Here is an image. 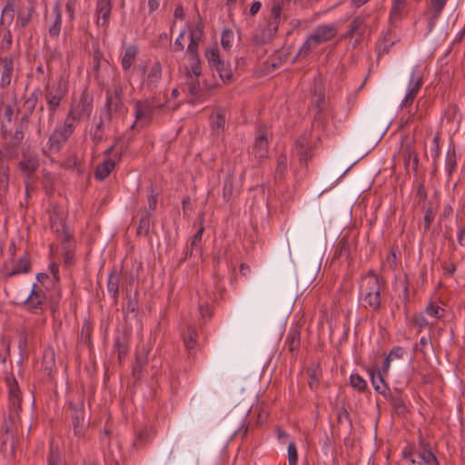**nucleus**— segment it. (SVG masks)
I'll return each mask as SVG.
<instances>
[{"label": "nucleus", "instance_id": "1", "mask_svg": "<svg viewBox=\"0 0 465 465\" xmlns=\"http://www.w3.org/2000/svg\"><path fill=\"white\" fill-rule=\"evenodd\" d=\"M38 102L37 90L32 92L24 102L25 112L15 124L14 132H8L6 125L1 124V134L5 140V150L9 153H16L22 144L25 137V131L27 130L30 117L34 113Z\"/></svg>", "mask_w": 465, "mask_h": 465}, {"label": "nucleus", "instance_id": "2", "mask_svg": "<svg viewBox=\"0 0 465 465\" xmlns=\"http://www.w3.org/2000/svg\"><path fill=\"white\" fill-rule=\"evenodd\" d=\"M361 293L365 302V307L377 310L381 304V286L377 275L371 271L361 280Z\"/></svg>", "mask_w": 465, "mask_h": 465}, {"label": "nucleus", "instance_id": "3", "mask_svg": "<svg viewBox=\"0 0 465 465\" xmlns=\"http://www.w3.org/2000/svg\"><path fill=\"white\" fill-rule=\"evenodd\" d=\"M126 108L124 104V88L121 84H114L111 90L106 91V102L103 112L105 121L112 119L113 114H124Z\"/></svg>", "mask_w": 465, "mask_h": 465}, {"label": "nucleus", "instance_id": "4", "mask_svg": "<svg viewBox=\"0 0 465 465\" xmlns=\"http://www.w3.org/2000/svg\"><path fill=\"white\" fill-rule=\"evenodd\" d=\"M75 126L64 119L63 125L55 127L46 143L48 152L58 153L74 134Z\"/></svg>", "mask_w": 465, "mask_h": 465}, {"label": "nucleus", "instance_id": "5", "mask_svg": "<svg viewBox=\"0 0 465 465\" xmlns=\"http://www.w3.org/2000/svg\"><path fill=\"white\" fill-rule=\"evenodd\" d=\"M93 112V97L86 90L81 94L79 102H74L71 104L65 120L75 125L77 121L83 118H89Z\"/></svg>", "mask_w": 465, "mask_h": 465}, {"label": "nucleus", "instance_id": "6", "mask_svg": "<svg viewBox=\"0 0 465 465\" xmlns=\"http://www.w3.org/2000/svg\"><path fill=\"white\" fill-rule=\"evenodd\" d=\"M69 408L72 411L71 417L74 433L79 439L84 438L90 423L84 410V400L79 399L76 402L71 401Z\"/></svg>", "mask_w": 465, "mask_h": 465}, {"label": "nucleus", "instance_id": "7", "mask_svg": "<svg viewBox=\"0 0 465 465\" xmlns=\"http://www.w3.org/2000/svg\"><path fill=\"white\" fill-rule=\"evenodd\" d=\"M134 104L135 122L132 124L131 129L135 127L137 122H140L141 126L149 124L152 120L154 110L164 106V104H157L155 96H153L152 99H146L143 101L136 100Z\"/></svg>", "mask_w": 465, "mask_h": 465}, {"label": "nucleus", "instance_id": "8", "mask_svg": "<svg viewBox=\"0 0 465 465\" xmlns=\"http://www.w3.org/2000/svg\"><path fill=\"white\" fill-rule=\"evenodd\" d=\"M15 304H22L27 307V310L35 314L43 312L47 307V298L45 292L34 284L30 293L21 302L14 301Z\"/></svg>", "mask_w": 465, "mask_h": 465}, {"label": "nucleus", "instance_id": "9", "mask_svg": "<svg viewBox=\"0 0 465 465\" xmlns=\"http://www.w3.org/2000/svg\"><path fill=\"white\" fill-rule=\"evenodd\" d=\"M295 149L301 164L307 165L312 158L313 144L310 134H303L295 142Z\"/></svg>", "mask_w": 465, "mask_h": 465}, {"label": "nucleus", "instance_id": "10", "mask_svg": "<svg viewBox=\"0 0 465 465\" xmlns=\"http://www.w3.org/2000/svg\"><path fill=\"white\" fill-rule=\"evenodd\" d=\"M39 159L35 155L23 154L22 159L18 162V170L25 175V185L33 180L36 170L39 168Z\"/></svg>", "mask_w": 465, "mask_h": 465}, {"label": "nucleus", "instance_id": "11", "mask_svg": "<svg viewBox=\"0 0 465 465\" xmlns=\"http://www.w3.org/2000/svg\"><path fill=\"white\" fill-rule=\"evenodd\" d=\"M426 71V66L418 65L411 72L409 79V106L417 95L420 87L423 85V77Z\"/></svg>", "mask_w": 465, "mask_h": 465}, {"label": "nucleus", "instance_id": "12", "mask_svg": "<svg viewBox=\"0 0 465 465\" xmlns=\"http://www.w3.org/2000/svg\"><path fill=\"white\" fill-rule=\"evenodd\" d=\"M388 130L386 123L369 120L363 125L365 138L380 141Z\"/></svg>", "mask_w": 465, "mask_h": 465}, {"label": "nucleus", "instance_id": "13", "mask_svg": "<svg viewBox=\"0 0 465 465\" xmlns=\"http://www.w3.org/2000/svg\"><path fill=\"white\" fill-rule=\"evenodd\" d=\"M337 34L336 28L331 25H323L316 27L313 34L310 36V39L313 41V45H319L332 39Z\"/></svg>", "mask_w": 465, "mask_h": 465}, {"label": "nucleus", "instance_id": "14", "mask_svg": "<svg viewBox=\"0 0 465 465\" xmlns=\"http://www.w3.org/2000/svg\"><path fill=\"white\" fill-rule=\"evenodd\" d=\"M0 65H2L0 87L6 88L10 85L14 74V55L0 57Z\"/></svg>", "mask_w": 465, "mask_h": 465}, {"label": "nucleus", "instance_id": "15", "mask_svg": "<svg viewBox=\"0 0 465 465\" xmlns=\"http://www.w3.org/2000/svg\"><path fill=\"white\" fill-rule=\"evenodd\" d=\"M351 252V241L350 234L347 232L342 235L335 245L332 260L348 261Z\"/></svg>", "mask_w": 465, "mask_h": 465}, {"label": "nucleus", "instance_id": "16", "mask_svg": "<svg viewBox=\"0 0 465 465\" xmlns=\"http://www.w3.org/2000/svg\"><path fill=\"white\" fill-rule=\"evenodd\" d=\"M388 397L391 405L393 406L394 412L399 415L405 417L407 414V407L403 399V390H399L395 388L392 391L389 389Z\"/></svg>", "mask_w": 465, "mask_h": 465}, {"label": "nucleus", "instance_id": "17", "mask_svg": "<svg viewBox=\"0 0 465 465\" xmlns=\"http://www.w3.org/2000/svg\"><path fill=\"white\" fill-rule=\"evenodd\" d=\"M405 352V349L401 346L393 347L383 361L382 372L388 371L391 363L393 364V367L400 368L402 365V359Z\"/></svg>", "mask_w": 465, "mask_h": 465}, {"label": "nucleus", "instance_id": "18", "mask_svg": "<svg viewBox=\"0 0 465 465\" xmlns=\"http://www.w3.org/2000/svg\"><path fill=\"white\" fill-rule=\"evenodd\" d=\"M268 153V137L267 133L263 131H259V134L255 138L254 144L252 146V153H254L255 157L259 160H262L267 157Z\"/></svg>", "mask_w": 465, "mask_h": 465}, {"label": "nucleus", "instance_id": "19", "mask_svg": "<svg viewBox=\"0 0 465 465\" xmlns=\"http://www.w3.org/2000/svg\"><path fill=\"white\" fill-rule=\"evenodd\" d=\"M366 17L364 15H357L355 16L352 21L349 25V30L346 33V37H354L359 36L361 38L363 33L366 31V24H365ZM361 39L356 40V43H359Z\"/></svg>", "mask_w": 465, "mask_h": 465}, {"label": "nucleus", "instance_id": "20", "mask_svg": "<svg viewBox=\"0 0 465 465\" xmlns=\"http://www.w3.org/2000/svg\"><path fill=\"white\" fill-rule=\"evenodd\" d=\"M112 11L111 0H97L95 13L98 15L97 25H106Z\"/></svg>", "mask_w": 465, "mask_h": 465}, {"label": "nucleus", "instance_id": "21", "mask_svg": "<svg viewBox=\"0 0 465 465\" xmlns=\"http://www.w3.org/2000/svg\"><path fill=\"white\" fill-rule=\"evenodd\" d=\"M122 279V272L116 269L112 270L107 282V292L111 294L114 303L118 302L119 286Z\"/></svg>", "mask_w": 465, "mask_h": 465}, {"label": "nucleus", "instance_id": "22", "mask_svg": "<svg viewBox=\"0 0 465 465\" xmlns=\"http://www.w3.org/2000/svg\"><path fill=\"white\" fill-rule=\"evenodd\" d=\"M129 336L126 332L117 333L114 341V348L117 352L118 361L121 362L127 355L128 352Z\"/></svg>", "mask_w": 465, "mask_h": 465}, {"label": "nucleus", "instance_id": "23", "mask_svg": "<svg viewBox=\"0 0 465 465\" xmlns=\"http://www.w3.org/2000/svg\"><path fill=\"white\" fill-rule=\"evenodd\" d=\"M161 78H162V65L159 62H155L152 65L145 80L143 81V84L148 89L153 91L157 86Z\"/></svg>", "mask_w": 465, "mask_h": 465}, {"label": "nucleus", "instance_id": "24", "mask_svg": "<svg viewBox=\"0 0 465 465\" xmlns=\"http://www.w3.org/2000/svg\"><path fill=\"white\" fill-rule=\"evenodd\" d=\"M42 367L49 378L56 371L55 353L52 348L45 350L42 359Z\"/></svg>", "mask_w": 465, "mask_h": 465}, {"label": "nucleus", "instance_id": "25", "mask_svg": "<svg viewBox=\"0 0 465 465\" xmlns=\"http://www.w3.org/2000/svg\"><path fill=\"white\" fill-rule=\"evenodd\" d=\"M368 371H369V374H370V377L371 380V383L374 387V390L377 392H379L384 396H387V391H389V388L384 381L383 376L381 375V370L376 371L374 369H370Z\"/></svg>", "mask_w": 465, "mask_h": 465}, {"label": "nucleus", "instance_id": "26", "mask_svg": "<svg viewBox=\"0 0 465 465\" xmlns=\"http://www.w3.org/2000/svg\"><path fill=\"white\" fill-rule=\"evenodd\" d=\"M401 267V252L399 248L392 246L386 261L383 262V268H389L391 271H396Z\"/></svg>", "mask_w": 465, "mask_h": 465}, {"label": "nucleus", "instance_id": "27", "mask_svg": "<svg viewBox=\"0 0 465 465\" xmlns=\"http://www.w3.org/2000/svg\"><path fill=\"white\" fill-rule=\"evenodd\" d=\"M114 160L110 158L104 160V162L97 165L94 173L95 178L100 181L105 179L106 177L109 176L111 172L114 170Z\"/></svg>", "mask_w": 465, "mask_h": 465}, {"label": "nucleus", "instance_id": "28", "mask_svg": "<svg viewBox=\"0 0 465 465\" xmlns=\"http://www.w3.org/2000/svg\"><path fill=\"white\" fill-rule=\"evenodd\" d=\"M185 348L192 352L197 346V332L195 328L189 326L182 334Z\"/></svg>", "mask_w": 465, "mask_h": 465}, {"label": "nucleus", "instance_id": "29", "mask_svg": "<svg viewBox=\"0 0 465 465\" xmlns=\"http://www.w3.org/2000/svg\"><path fill=\"white\" fill-rule=\"evenodd\" d=\"M31 269V262L28 259L27 255L25 254L24 256L20 257L15 269H13L11 272H6L5 277L6 279L11 278L18 273H27Z\"/></svg>", "mask_w": 465, "mask_h": 465}, {"label": "nucleus", "instance_id": "30", "mask_svg": "<svg viewBox=\"0 0 465 465\" xmlns=\"http://www.w3.org/2000/svg\"><path fill=\"white\" fill-rule=\"evenodd\" d=\"M282 11V4L280 2H274L272 4L270 18L267 23L269 27H271L272 30H275L277 32H278L280 21H281Z\"/></svg>", "mask_w": 465, "mask_h": 465}, {"label": "nucleus", "instance_id": "31", "mask_svg": "<svg viewBox=\"0 0 465 465\" xmlns=\"http://www.w3.org/2000/svg\"><path fill=\"white\" fill-rule=\"evenodd\" d=\"M123 311L126 317H128L129 314H133L135 319L137 318L139 312V298L137 291H135L133 296L129 294L127 295V302L123 308Z\"/></svg>", "mask_w": 465, "mask_h": 465}, {"label": "nucleus", "instance_id": "32", "mask_svg": "<svg viewBox=\"0 0 465 465\" xmlns=\"http://www.w3.org/2000/svg\"><path fill=\"white\" fill-rule=\"evenodd\" d=\"M54 13L55 14V20L50 26L48 32L51 37L57 38L61 32L62 27V13L60 9V3L57 2L54 7Z\"/></svg>", "mask_w": 465, "mask_h": 465}, {"label": "nucleus", "instance_id": "33", "mask_svg": "<svg viewBox=\"0 0 465 465\" xmlns=\"http://www.w3.org/2000/svg\"><path fill=\"white\" fill-rule=\"evenodd\" d=\"M147 351H137L135 361L133 366V375L140 379L143 368L147 364Z\"/></svg>", "mask_w": 465, "mask_h": 465}, {"label": "nucleus", "instance_id": "34", "mask_svg": "<svg viewBox=\"0 0 465 465\" xmlns=\"http://www.w3.org/2000/svg\"><path fill=\"white\" fill-rule=\"evenodd\" d=\"M68 92V84L67 82L60 77L57 82L52 85L50 90L47 94L51 95H55V97H58L60 99H63Z\"/></svg>", "mask_w": 465, "mask_h": 465}, {"label": "nucleus", "instance_id": "35", "mask_svg": "<svg viewBox=\"0 0 465 465\" xmlns=\"http://www.w3.org/2000/svg\"><path fill=\"white\" fill-rule=\"evenodd\" d=\"M220 76V78L223 82L231 81L232 78V70L230 63H227L223 60L218 62V64L213 67Z\"/></svg>", "mask_w": 465, "mask_h": 465}, {"label": "nucleus", "instance_id": "36", "mask_svg": "<svg viewBox=\"0 0 465 465\" xmlns=\"http://www.w3.org/2000/svg\"><path fill=\"white\" fill-rule=\"evenodd\" d=\"M150 219L151 213L149 211L143 210L142 211V216L139 220V224L136 230V235H147L150 229Z\"/></svg>", "mask_w": 465, "mask_h": 465}, {"label": "nucleus", "instance_id": "37", "mask_svg": "<svg viewBox=\"0 0 465 465\" xmlns=\"http://www.w3.org/2000/svg\"><path fill=\"white\" fill-rule=\"evenodd\" d=\"M426 199L427 192L425 191L423 181L418 180L416 182L414 197V203L416 207H421L423 209L425 207Z\"/></svg>", "mask_w": 465, "mask_h": 465}, {"label": "nucleus", "instance_id": "38", "mask_svg": "<svg viewBox=\"0 0 465 465\" xmlns=\"http://www.w3.org/2000/svg\"><path fill=\"white\" fill-rule=\"evenodd\" d=\"M0 450L5 456L15 458V445L13 436L10 439L9 435H3Z\"/></svg>", "mask_w": 465, "mask_h": 465}, {"label": "nucleus", "instance_id": "39", "mask_svg": "<svg viewBox=\"0 0 465 465\" xmlns=\"http://www.w3.org/2000/svg\"><path fill=\"white\" fill-rule=\"evenodd\" d=\"M137 54L138 49L135 45H130L126 48L124 55L122 58V66L124 70H128L133 65Z\"/></svg>", "mask_w": 465, "mask_h": 465}, {"label": "nucleus", "instance_id": "40", "mask_svg": "<svg viewBox=\"0 0 465 465\" xmlns=\"http://www.w3.org/2000/svg\"><path fill=\"white\" fill-rule=\"evenodd\" d=\"M407 0H392V6L391 10L390 20L392 25H395L401 20V11L404 8Z\"/></svg>", "mask_w": 465, "mask_h": 465}, {"label": "nucleus", "instance_id": "41", "mask_svg": "<svg viewBox=\"0 0 465 465\" xmlns=\"http://www.w3.org/2000/svg\"><path fill=\"white\" fill-rule=\"evenodd\" d=\"M277 31L272 30L266 25L263 28L260 29L259 33L255 35V40L259 44H267L271 42L276 35Z\"/></svg>", "mask_w": 465, "mask_h": 465}, {"label": "nucleus", "instance_id": "42", "mask_svg": "<svg viewBox=\"0 0 465 465\" xmlns=\"http://www.w3.org/2000/svg\"><path fill=\"white\" fill-rule=\"evenodd\" d=\"M105 119L104 114H101L100 121L96 124L93 131L91 132V138L94 144H98L102 142L104 134V123Z\"/></svg>", "mask_w": 465, "mask_h": 465}, {"label": "nucleus", "instance_id": "43", "mask_svg": "<svg viewBox=\"0 0 465 465\" xmlns=\"http://www.w3.org/2000/svg\"><path fill=\"white\" fill-rule=\"evenodd\" d=\"M300 336L301 332L299 330H293L289 332L286 340V345L290 351H297L300 349Z\"/></svg>", "mask_w": 465, "mask_h": 465}, {"label": "nucleus", "instance_id": "44", "mask_svg": "<svg viewBox=\"0 0 465 465\" xmlns=\"http://www.w3.org/2000/svg\"><path fill=\"white\" fill-rule=\"evenodd\" d=\"M426 154L427 156H430L436 164V161L440 156V136L439 134H436L430 143V146L426 149Z\"/></svg>", "mask_w": 465, "mask_h": 465}, {"label": "nucleus", "instance_id": "45", "mask_svg": "<svg viewBox=\"0 0 465 465\" xmlns=\"http://www.w3.org/2000/svg\"><path fill=\"white\" fill-rule=\"evenodd\" d=\"M314 116H313V122H312V127L313 128H321L324 129L327 125V114L325 110H315Z\"/></svg>", "mask_w": 465, "mask_h": 465}, {"label": "nucleus", "instance_id": "46", "mask_svg": "<svg viewBox=\"0 0 465 465\" xmlns=\"http://www.w3.org/2000/svg\"><path fill=\"white\" fill-rule=\"evenodd\" d=\"M337 421L341 425L346 423L349 431L352 430V420L348 410L344 406L341 407L337 412Z\"/></svg>", "mask_w": 465, "mask_h": 465}, {"label": "nucleus", "instance_id": "47", "mask_svg": "<svg viewBox=\"0 0 465 465\" xmlns=\"http://www.w3.org/2000/svg\"><path fill=\"white\" fill-rule=\"evenodd\" d=\"M233 196V178L227 175L223 180V197L224 201L229 202Z\"/></svg>", "mask_w": 465, "mask_h": 465}, {"label": "nucleus", "instance_id": "48", "mask_svg": "<svg viewBox=\"0 0 465 465\" xmlns=\"http://www.w3.org/2000/svg\"><path fill=\"white\" fill-rule=\"evenodd\" d=\"M46 104L48 107V111L50 114V121H52V118L55 114L56 111L60 107V104L62 99L55 97V95H51L49 94H46Z\"/></svg>", "mask_w": 465, "mask_h": 465}, {"label": "nucleus", "instance_id": "49", "mask_svg": "<svg viewBox=\"0 0 465 465\" xmlns=\"http://www.w3.org/2000/svg\"><path fill=\"white\" fill-rule=\"evenodd\" d=\"M421 448L422 450L418 453V457L426 465H439L438 460L433 452L430 450H426L424 447Z\"/></svg>", "mask_w": 465, "mask_h": 465}, {"label": "nucleus", "instance_id": "50", "mask_svg": "<svg viewBox=\"0 0 465 465\" xmlns=\"http://www.w3.org/2000/svg\"><path fill=\"white\" fill-rule=\"evenodd\" d=\"M34 12L35 8L33 5L26 8L25 11L20 12L17 17V24L25 28L30 24Z\"/></svg>", "mask_w": 465, "mask_h": 465}, {"label": "nucleus", "instance_id": "51", "mask_svg": "<svg viewBox=\"0 0 465 465\" xmlns=\"http://www.w3.org/2000/svg\"><path fill=\"white\" fill-rule=\"evenodd\" d=\"M5 382L8 387V396L21 395L18 382L13 373L6 375Z\"/></svg>", "mask_w": 465, "mask_h": 465}, {"label": "nucleus", "instance_id": "52", "mask_svg": "<svg viewBox=\"0 0 465 465\" xmlns=\"http://www.w3.org/2000/svg\"><path fill=\"white\" fill-rule=\"evenodd\" d=\"M203 231H204V227H203V222H201L200 227L198 228L197 232L193 234V236L192 237L191 250L190 251H186L185 258L187 256H191L193 254V250L194 248L198 247L199 243L202 241Z\"/></svg>", "mask_w": 465, "mask_h": 465}, {"label": "nucleus", "instance_id": "53", "mask_svg": "<svg viewBox=\"0 0 465 465\" xmlns=\"http://www.w3.org/2000/svg\"><path fill=\"white\" fill-rule=\"evenodd\" d=\"M457 166V155L455 150H449L446 155L445 167L449 176L452 174Z\"/></svg>", "mask_w": 465, "mask_h": 465}, {"label": "nucleus", "instance_id": "54", "mask_svg": "<svg viewBox=\"0 0 465 465\" xmlns=\"http://www.w3.org/2000/svg\"><path fill=\"white\" fill-rule=\"evenodd\" d=\"M205 57L211 68H213L218 64V62L222 61L217 47L207 49L205 51Z\"/></svg>", "mask_w": 465, "mask_h": 465}, {"label": "nucleus", "instance_id": "55", "mask_svg": "<svg viewBox=\"0 0 465 465\" xmlns=\"http://www.w3.org/2000/svg\"><path fill=\"white\" fill-rule=\"evenodd\" d=\"M196 78H193L190 72L186 74L188 91L192 95H197L201 91L200 82Z\"/></svg>", "mask_w": 465, "mask_h": 465}, {"label": "nucleus", "instance_id": "56", "mask_svg": "<svg viewBox=\"0 0 465 465\" xmlns=\"http://www.w3.org/2000/svg\"><path fill=\"white\" fill-rule=\"evenodd\" d=\"M350 383L353 389L361 392L364 391L367 387L365 380L359 374H351L350 377Z\"/></svg>", "mask_w": 465, "mask_h": 465}, {"label": "nucleus", "instance_id": "57", "mask_svg": "<svg viewBox=\"0 0 465 465\" xmlns=\"http://www.w3.org/2000/svg\"><path fill=\"white\" fill-rule=\"evenodd\" d=\"M202 38H199L198 36H193L190 35V43L186 50V54L190 56H196L199 55V44L201 42Z\"/></svg>", "mask_w": 465, "mask_h": 465}, {"label": "nucleus", "instance_id": "58", "mask_svg": "<svg viewBox=\"0 0 465 465\" xmlns=\"http://www.w3.org/2000/svg\"><path fill=\"white\" fill-rule=\"evenodd\" d=\"M311 108L312 111L315 110H325L326 108V101L323 94H314L311 102Z\"/></svg>", "mask_w": 465, "mask_h": 465}, {"label": "nucleus", "instance_id": "59", "mask_svg": "<svg viewBox=\"0 0 465 465\" xmlns=\"http://www.w3.org/2000/svg\"><path fill=\"white\" fill-rule=\"evenodd\" d=\"M1 15L8 21V24L12 23L15 17V5L12 0H8L2 10Z\"/></svg>", "mask_w": 465, "mask_h": 465}, {"label": "nucleus", "instance_id": "60", "mask_svg": "<svg viewBox=\"0 0 465 465\" xmlns=\"http://www.w3.org/2000/svg\"><path fill=\"white\" fill-rule=\"evenodd\" d=\"M233 39V32L229 28H224L222 32L221 44L222 46L228 50L232 47V41Z\"/></svg>", "mask_w": 465, "mask_h": 465}, {"label": "nucleus", "instance_id": "61", "mask_svg": "<svg viewBox=\"0 0 465 465\" xmlns=\"http://www.w3.org/2000/svg\"><path fill=\"white\" fill-rule=\"evenodd\" d=\"M287 156L284 153H281L277 158L276 174L282 177L287 170Z\"/></svg>", "mask_w": 465, "mask_h": 465}, {"label": "nucleus", "instance_id": "62", "mask_svg": "<svg viewBox=\"0 0 465 465\" xmlns=\"http://www.w3.org/2000/svg\"><path fill=\"white\" fill-rule=\"evenodd\" d=\"M92 331L93 327L91 322L88 320H84L81 330V337L84 340V341L88 344L91 343Z\"/></svg>", "mask_w": 465, "mask_h": 465}, {"label": "nucleus", "instance_id": "63", "mask_svg": "<svg viewBox=\"0 0 465 465\" xmlns=\"http://www.w3.org/2000/svg\"><path fill=\"white\" fill-rule=\"evenodd\" d=\"M189 59L191 60V69H192V71L190 72L191 74L194 77L200 76L202 74V65H201L200 56L199 55H196L195 57L190 56Z\"/></svg>", "mask_w": 465, "mask_h": 465}, {"label": "nucleus", "instance_id": "64", "mask_svg": "<svg viewBox=\"0 0 465 465\" xmlns=\"http://www.w3.org/2000/svg\"><path fill=\"white\" fill-rule=\"evenodd\" d=\"M425 312L428 315L434 317L435 319H440L444 315V309L433 303H430L426 307Z\"/></svg>", "mask_w": 465, "mask_h": 465}]
</instances>
